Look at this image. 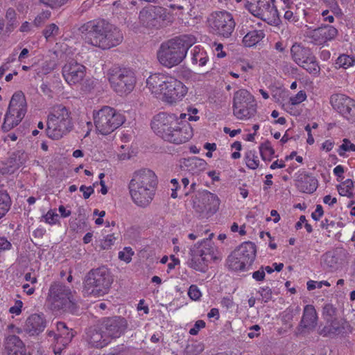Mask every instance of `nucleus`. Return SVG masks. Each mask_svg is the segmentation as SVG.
<instances>
[{
    "label": "nucleus",
    "mask_w": 355,
    "mask_h": 355,
    "mask_svg": "<svg viewBox=\"0 0 355 355\" xmlns=\"http://www.w3.org/2000/svg\"><path fill=\"white\" fill-rule=\"evenodd\" d=\"M146 87L157 98L165 103L176 105L188 93V87L175 77L164 73H155L146 80Z\"/></svg>",
    "instance_id": "f257e3e1"
},
{
    "label": "nucleus",
    "mask_w": 355,
    "mask_h": 355,
    "mask_svg": "<svg viewBox=\"0 0 355 355\" xmlns=\"http://www.w3.org/2000/svg\"><path fill=\"white\" fill-rule=\"evenodd\" d=\"M79 31L85 44L103 49L117 46L123 40L120 30L105 20L88 21Z\"/></svg>",
    "instance_id": "f03ea898"
},
{
    "label": "nucleus",
    "mask_w": 355,
    "mask_h": 355,
    "mask_svg": "<svg viewBox=\"0 0 355 355\" xmlns=\"http://www.w3.org/2000/svg\"><path fill=\"white\" fill-rule=\"evenodd\" d=\"M151 128L164 139L177 144L188 141L193 136L191 125L180 121L175 114L161 112L151 121Z\"/></svg>",
    "instance_id": "7ed1b4c3"
},
{
    "label": "nucleus",
    "mask_w": 355,
    "mask_h": 355,
    "mask_svg": "<svg viewBox=\"0 0 355 355\" xmlns=\"http://www.w3.org/2000/svg\"><path fill=\"white\" fill-rule=\"evenodd\" d=\"M157 184V176L153 171L141 169L136 171L129 184L134 203L141 207H148L154 198Z\"/></svg>",
    "instance_id": "20e7f679"
},
{
    "label": "nucleus",
    "mask_w": 355,
    "mask_h": 355,
    "mask_svg": "<svg viewBox=\"0 0 355 355\" xmlns=\"http://www.w3.org/2000/svg\"><path fill=\"white\" fill-rule=\"evenodd\" d=\"M197 40L193 35H182L162 43L157 52L159 63L168 68L179 64Z\"/></svg>",
    "instance_id": "39448f33"
},
{
    "label": "nucleus",
    "mask_w": 355,
    "mask_h": 355,
    "mask_svg": "<svg viewBox=\"0 0 355 355\" xmlns=\"http://www.w3.org/2000/svg\"><path fill=\"white\" fill-rule=\"evenodd\" d=\"M189 267L197 271L205 272L211 261L219 259L217 249L208 241L198 242L189 250Z\"/></svg>",
    "instance_id": "423d86ee"
},
{
    "label": "nucleus",
    "mask_w": 355,
    "mask_h": 355,
    "mask_svg": "<svg viewBox=\"0 0 355 355\" xmlns=\"http://www.w3.org/2000/svg\"><path fill=\"white\" fill-rule=\"evenodd\" d=\"M47 135L53 139H59L67 134L73 127L71 113L64 106L54 107L49 115Z\"/></svg>",
    "instance_id": "0eeeda50"
},
{
    "label": "nucleus",
    "mask_w": 355,
    "mask_h": 355,
    "mask_svg": "<svg viewBox=\"0 0 355 355\" xmlns=\"http://www.w3.org/2000/svg\"><path fill=\"white\" fill-rule=\"evenodd\" d=\"M93 120L96 131L101 135H107L122 125L125 119L115 109L104 106L93 112Z\"/></svg>",
    "instance_id": "6e6552de"
},
{
    "label": "nucleus",
    "mask_w": 355,
    "mask_h": 355,
    "mask_svg": "<svg viewBox=\"0 0 355 355\" xmlns=\"http://www.w3.org/2000/svg\"><path fill=\"white\" fill-rule=\"evenodd\" d=\"M113 279L107 268L101 267L92 270L85 282L84 292L87 295L101 297L107 294Z\"/></svg>",
    "instance_id": "1a4fd4ad"
},
{
    "label": "nucleus",
    "mask_w": 355,
    "mask_h": 355,
    "mask_svg": "<svg viewBox=\"0 0 355 355\" xmlns=\"http://www.w3.org/2000/svg\"><path fill=\"white\" fill-rule=\"evenodd\" d=\"M27 103L24 93L21 91L13 94L5 114L2 129L8 132L18 125L26 115Z\"/></svg>",
    "instance_id": "9d476101"
},
{
    "label": "nucleus",
    "mask_w": 355,
    "mask_h": 355,
    "mask_svg": "<svg viewBox=\"0 0 355 355\" xmlns=\"http://www.w3.org/2000/svg\"><path fill=\"white\" fill-rule=\"evenodd\" d=\"M175 19V15L171 10L153 6L144 8L139 14L140 22L149 28H159L166 26Z\"/></svg>",
    "instance_id": "9b49d317"
},
{
    "label": "nucleus",
    "mask_w": 355,
    "mask_h": 355,
    "mask_svg": "<svg viewBox=\"0 0 355 355\" xmlns=\"http://www.w3.org/2000/svg\"><path fill=\"white\" fill-rule=\"evenodd\" d=\"M257 104L254 96L245 89L237 91L234 96V115L240 120H247L254 116Z\"/></svg>",
    "instance_id": "f8f14e48"
},
{
    "label": "nucleus",
    "mask_w": 355,
    "mask_h": 355,
    "mask_svg": "<svg viewBox=\"0 0 355 355\" xmlns=\"http://www.w3.org/2000/svg\"><path fill=\"white\" fill-rule=\"evenodd\" d=\"M245 6L252 15L268 24L273 26L279 24L280 20L277 10L267 0H245Z\"/></svg>",
    "instance_id": "ddd939ff"
},
{
    "label": "nucleus",
    "mask_w": 355,
    "mask_h": 355,
    "mask_svg": "<svg viewBox=\"0 0 355 355\" xmlns=\"http://www.w3.org/2000/svg\"><path fill=\"white\" fill-rule=\"evenodd\" d=\"M291 54L293 60L311 76L318 77L320 75V67L309 49L295 44L291 49Z\"/></svg>",
    "instance_id": "4468645a"
},
{
    "label": "nucleus",
    "mask_w": 355,
    "mask_h": 355,
    "mask_svg": "<svg viewBox=\"0 0 355 355\" xmlns=\"http://www.w3.org/2000/svg\"><path fill=\"white\" fill-rule=\"evenodd\" d=\"M207 24L213 33L224 37H228L235 27L232 15L226 11L213 12L209 15Z\"/></svg>",
    "instance_id": "2eb2a0df"
},
{
    "label": "nucleus",
    "mask_w": 355,
    "mask_h": 355,
    "mask_svg": "<svg viewBox=\"0 0 355 355\" xmlns=\"http://www.w3.org/2000/svg\"><path fill=\"white\" fill-rule=\"evenodd\" d=\"M219 197L207 190L199 192L193 201V207L198 213L214 214L220 207Z\"/></svg>",
    "instance_id": "dca6fc26"
},
{
    "label": "nucleus",
    "mask_w": 355,
    "mask_h": 355,
    "mask_svg": "<svg viewBox=\"0 0 355 355\" xmlns=\"http://www.w3.org/2000/svg\"><path fill=\"white\" fill-rule=\"evenodd\" d=\"M48 300L54 309L70 310L73 304L70 289L58 284L51 285Z\"/></svg>",
    "instance_id": "f3484780"
},
{
    "label": "nucleus",
    "mask_w": 355,
    "mask_h": 355,
    "mask_svg": "<svg viewBox=\"0 0 355 355\" xmlns=\"http://www.w3.org/2000/svg\"><path fill=\"white\" fill-rule=\"evenodd\" d=\"M109 82L113 90L120 96L127 95L135 88L136 78L130 70L123 69L119 73L112 74Z\"/></svg>",
    "instance_id": "a211bd4d"
},
{
    "label": "nucleus",
    "mask_w": 355,
    "mask_h": 355,
    "mask_svg": "<svg viewBox=\"0 0 355 355\" xmlns=\"http://www.w3.org/2000/svg\"><path fill=\"white\" fill-rule=\"evenodd\" d=\"M331 104L345 118L352 122L355 121V101L341 94H334L331 97Z\"/></svg>",
    "instance_id": "6ab92c4d"
},
{
    "label": "nucleus",
    "mask_w": 355,
    "mask_h": 355,
    "mask_svg": "<svg viewBox=\"0 0 355 355\" xmlns=\"http://www.w3.org/2000/svg\"><path fill=\"white\" fill-rule=\"evenodd\" d=\"M338 34L337 29L332 26H324L315 29L307 28L305 32L306 37L317 45H324L334 40Z\"/></svg>",
    "instance_id": "aec40b11"
},
{
    "label": "nucleus",
    "mask_w": 355,
    "mask_h": 355,
    "mask_svg": "<svg viewBox=\"0 0 355 355\" xmlns=\"http://www.w3.org/2000/svg\"><path fill=\"white\" fill-rule=\"evenodd\" d=\"M85 73V67L75 61L66 63L62 68L63 78L70 85L79 84L84 79Z\"/></svg>",
    "instance_id": "412c9836"
},
{
    "label": "nucleus",
    "mask_w": 355,
    "mask_h": 355,
    "mask_svg": "<svg viewBox=\"0 0 355 355\" xmlns=\"http://www.w3.org/2000/svg\"><path fill=\"white\" fill-rule=\"evenodd\" d=\"M103 333L110 338H119L127 328V322L124 318L114 317L104 319L102 324Z\"/></svg>",
    "instance_id": "4be33fe9"
},
{
    "label": "nucleus",
    "mask_w": 355,
    "mask_h": 355,
    "mask_svg": "<svg viewBox=\"0 0 355 355\" xmlns=\"http://www.w3.org/2000/svg\"><path fill=\"white\" fill-rule=\"evenodd\" d=\"M57 334H53L55 342L53 352L55 355H60L62 348L71 342L74 335L72 331L69 330L63 322L57 323Z\"/></svg>",
    "instance_id": "5701e85b"
},
{
    "label": "nucleus",
    "mask_w": 355,
    "mask_h": 355,
    "mask_svg": "<svg viewBox=\"0 0 355 355\" xmlns=\"http://www.w3.org/2000/svg\"><path fill=\"white\" fill-rule=\"evenodd\" d=\"M318 315L312 305H306L304 309L298 331L300 333L313 331L317 325Z\"/></svg>",
    "instance_id": "b1692460"
},
{
    "label": "nucleus",
    "mask_w": 355,
    "mask_h": 355,
    "mask_svg": "<svg viewBox=\"0 0 355 355\" xmlns=\"http://www.w3.org/2000/svg\"><path fill=\"white\" fill-rule=\"evenodd\" d=\"M46 326V322L44 315L34 313L29 315L26 320L24 329L31 335H37L42 332Z\"/></svg>",
    "instance_id": "393cba45"
},
{
    "label": "nucleus",
    "mask_w": 355,
    "mask_h": 355,
    "mask_svg": "<svg viewBox=\"0 0 355 355\" xmlns=\"http://www.w3.org/2000/svg\"><path fill=\"white\" fill-rule=\"evenodd\" d=\"M234 251L249 268L254 261L256 257L257 249L254 243L252 242H244Z\"/></svg>",
    "instance_id": "a878e982"
},
{
    "label": "nucleus",
    "mask_w": 355,
    "mask_h": 355,
    "mask_svg": "<svg viewBox=\"0 0 355 355\" xmlns=\"http://www.w3.org/2000/svg\"><path fill=\"white\" fill-rule=\"evenodd\" d=\"M241 34L243 35L242 44L245 47H252L259 44L265 37L261 30L252 29L245 31L243 28Z\"/></svg>",
    "instance_id": "bb28decb"
},
{
    "label": "nucleus",
    "mask_w": 355,
    "mask_h": 355,
    "mask_svg": "<svg viewBox=\"0 0 355 355\" xmlns=\"http://www.w3.org/2000/svg\"><path fill=\"white\" fill-rule=\"evenodd\" d=\"M6 349L8 351V355H26L22 341L15 336L6 338Z\"/></svg>",
    "instance_id": "cd10ccee"
},
{
    "label": "nucleus",
    "mask_w": 355,
    "mask_h": 355,
    "mask_svg": "<svg viewBox=\"0 0 355 355\" xmlns=\"http://www.w3.org/2000/svg\"><path fill=\"white\" fill-rule=\"evenodd\" d=\"M182 164L187 168L188 171L193 173H198L203 171L207 166V162L198 157L183 159Z\"/></svg>",
    "instance_id": "c85d7f7f"
},
{
    "label": "nucleus",
    "mask_w": 355,
    "mask_h": 355,
    "mask_svg": "<svg viewBox=\"0 0 355 355\" xmlns=\"http://www.w3.org/2000/svg\"><path fill=\"white\" fill-rule=\"evenodd\" d=\"M87 338L89 343L96 347H103L107 345L110 340L107 336L103 333L102 326L101 327V331H89L87 333Z\"/></svg>",
    "instance_id": "c756f323"
},
{
    "label": "nucleus",
    "mask_w": 355,
    "mask_h": 355,
    "mask_svg": "<svg viewBox=\"0 0 355 355\" xmlns=\"http://www.w3.org/2000/svg\"><path fill=\"white\" fill-rule=\"evenodd\" d=\"M297 189L303 193H312L318 187L317 180L310 176H304L297 182Z\"/></svg>",
    "instance_id": "7c9ffc66"
},
{
    "label": "nucleus",
    "mask_w": 355,
    "mask_h": 355,
    "mask_svg": "<svg viewBox=\"0 0 355 355\" xmlns=\"http://www.w3.org/2000/svg\"><path fill=\"white\" fill-rule=\"evenodd\" d=\"M208 60L209 58L207 52L200 46H196L191 50V62L193 64L203 67Z\"/></svg>",
    "instance_id": "2f4dec72"
},
{
    "label": "nucleus",
    "mask_w": 355,
    "mask_h": 355,
    "mask_svg": "<svg viewBox=\"0 0 355 355\" xmlns=\"http://www.w3.org/2000/svg\"><path fill=\"white\" fill-rule=\"evenodd\" d=\"M336 188L340 196L351 198L354 197L355 182L352 179H347L337 185Z\"/></svg>",
    "instance_id": "473e14b6"
},
{
    "label": "nucleus",
    "mask_w": 355,
    "mask_h": 355,
    "mask_svg": "<svg viewBox=\"0 0 355 355\" xmlns=\"http://www.w3.org/2000/svg\"><path fill=\"white\" fill-rule=\"evenodd\" d=\"M327 7L329 8L323 10L321 15L324 21L331 24L334 21V17H340L342 15V10L338 3H334L331 6H327Z\"/></svg>",
    "instance_id": "72a5a7b5"
},
{
    "label": "nucleus",
    "mask_w": 355,
    "mask_h": 355,
    "mask_svg": "<svg viewBox=\"0 0 355 355\" xmlns=\"http://www.w3.org/2000/svg\"><path fill=\"white\" fill-rule=\"evenodd\" d=\"M227 267L234 271H242L248 269L247 266L242 261L237 253L234 251L227 258Z\"/></svg>",
    "instance_id": "f704fd0d"
},
{
    "label": "nucleus",
    "mask_w": 355,
    "mask_h": 355,
    "mask_svg": "<svg viewBox=\"0 0 355 355\" xmlns=\"http://www.w3.org/2000/svg\"><path fill=\"white\" fill-rule=\"evenodd\" d=\"M355 65V56L352 55L342 54L338 57L335 62V67L347 69Z\"/></svg>",
    "instance_id": "c9c22d12"
},
{
    "label": "nucleus",
    "mask_w": 355,
    "mask_h": 355,
    "mask_svg": "<svg viewBox=\"0 0 355 355\" xmlns=\"http://www.w3.org/2000/svg\"><path fill=\"white\" fill-rule=\"evenodd\" d=\"M245 162L246 166L252 170L257 169L260 164L259 158L256 151L248 150L245 155Z\"/></svg>",
    "instance_id": "e433bc0d"
},
{
    "label": "nucleus",
    "mask_w": 355,
    "mask_h": 355,
    "mask_svg": "<svg viewBox=\"0 0 355 355\" xmlns=\"http://www.w3.org/2000/svg\"><path fill=\"white\" fill-rule=\"evenodd\" d=\"M11 200L9 195L4 191H0V219L9 211Z\"/></svg>",
    "instance_id": "4c0bfd02"
},
{
    "label": "nucleus",
    "mask_w": 355,
    "mask_h": 355,
    "mask_svg": "<svg viewBox=\"0 0 355 355\" xmlns=\"http://www.w3.org/2000/svg\"><path fill=\"white\" fill-rule=\"evenodd\" d=\"M259 152L264 161H270L275 154V150L269 141H266L260 145Z\"/></svg>",
    "instance_id": "58836bf2"
},
{
    "label": "nucleus",
    "mask_w": 355,
    "mask_h": 355,
    "mask_svg": "<svg viewBox=\"0 0 355 355\" xmlns=\"http://www.w3.org/2000/svg\"><path fill=\"white\" fill-rule=\"evenodd\" d=\"M198 110L196 107H189L187 109V113H182L180 114L179 119L180 121H197L200 119V116L198 115Z\"/></svg>",
    "instance_id": "ea45409f"
},
{
    "label": "nucleus",
    "mask_w": 355,
    "mask_h": 355,
    "mask_svg": "<svg viewBox=\"0 0 355 355\" xmlns=\"http://www.w3.org/2000/svg\"><path fill=\"white\" fill-rule=\"evenodd\" d=\"M347 152H355V144L349 139H344L338 149V153L340 157H345Z\"/></svg>",
    "instance_id": "a19ab883"
},
{
    "label": "nucleus",
    "mask_w": 355,
    "mask_h": 355,
    "mask_svg": "<svg viewBox=\"0 0 355 355\" xmlns=\"http://www.w3.org/2000/svg\"><path fill=\"white\" fill-rule=\"evenodd\" d=\"M44 221L51 225L60 223V216L55 209H49L46 214L43 216Z\"/></svg>",
    "instance_id": "79ce46f5"
},
{
    "label": "nucleus",
    "mask_w": 355,
    "mask_h": 355,
    "mask_svg": "<svg viewBox=\"0 0 355 355\" xmlns=\"http://www.w3.org/2000/svg\"><path fill=\"white\" fill-rule=\"evenodd\" d=\"M340 329L338 324L333 321L329 326H325L320 331V334L324 336L340 334Z\"/></svg>",
    "instance_id": "37998d69"
},
{
    "label": "nucleus",
    "mask_w": 355,
    "mask_h": 355,
    "mask_svg": "<svg viewBox=\"0 0 355 355\" xmlns=\"http://www.w3.org/2000/svg\"><path fill=\"white\" fill-rule=\"evenodd\" d=\"M116 237L114 234H108L100 241V247L103 250H109L114 244Z\"/></svg>",
    "instance_id": "c03bdc74"
},
{
    "label": "nucleus",
    "mask_w": 355,
    "mask_h": 355,
    "mask_svg": "<svg viewBox=\"0 0 355 355\" xmlns=\"http://www.w3.org/2000/svg\"><path fill=\"white\" fill-rule=\"evenodd\" d=\"M43 34L45 38L49 40L55 37L59 34V28L56 24H51L46 26L43 32Z\"/></svg>",
    "instance_id": "a18cd8bd"
},
{
    "label": "nucleus",
    "mask_w": 355,
    "mask_h": 355,
    "mask_svg": "<svg viewBox=\"0 0 355 355\" xmlns=\"http://www.w3.org/2000/svg\"><path fill=\"white\" fill-rule=\"evenodd\" d=\"M134 255V251L130 247H125L119 252V259L125 263H130Z\"/></svg>",
    "instance_id": "49530a36"
},
{
    "label": "nucleus",
    "mask_w": 355,
    "mask_h": 355,
    "mask_svg": "<svg viewBox=\"0 0 355 355\" xmlns=\"http://www.w3.org/2000/svg\"><path fill=\"white\" fill-rule=\"evenodd\" d=\"M306 98L307 96L306 92L303 90H300L297 94L289 98V102L291 105H295L306 101Z\"/></svg>",
    "instance_id": "de8ad7c7"
},
{
    "label": "nucleus",
    "mask_w": 355,
    "mask_h": 355,
    "mask_svg": "<svg viewBox=\"0 0 355 355\" xmlns=\"http://www.w3.org/2000/svg\"><path fill=\"white\" fill-rule=\"evenodd\" d=\"M188 295L192 300L198 301L201 298L202 293L196 285H191L189 288Z\"/></svg>",
    "instance_id": "09e8293b"
},
{
    "label": "nucleus",
    "mask_w": 355,
    "mask_h": 355,
    "mask_svg": "<svg viewBox=\"0 0 355 355\" xmlns=\"http://www.w3.org/2000/svg\"><path fill=\"white\" fill-rule=\"evenodd\" d=\"M306 286H307V289L309 291H312L316 288H321L323 286L329 287L331 286V284L327 281L317 282V281H313V280H309L307 282Z\"/></svg>",
    "instance_id": "8fccbe9b"
},
{
    "label": "nucleus",
    "mask_w": 355,
    "mask_h": 355,
    "mask_svg": "<svg viewBox=\"0 0 355 355\" xmlns=\"http://www.w3.org/2000/svg\"><path fill=\"white\" fill-rule=\"evenodd\" d=\"M50 16L51 12L49 11H44L40 13L35 17L33 21L34 25L36 26H41L50 17Z\"/></svg>",
    "instance_id": "3c124183"
},
{
    "label": "nucleus",
    "mask_w": 355,
    "mask_h": 355,
    "mask_svg": "<svg viewBox=\"0 0 355 355\" xmlns=\"http://www.w3.org/2000/svg\"><path fill=\"white\" fill-rule=\"evenodd\" d=\"M259 293L261 297L262 301L268 302L271 300L272 291L269 287H261L259 290Z\"/></svg>",
    "instance_id": "603ef678"
},
{
    "label": "nucleus",
    "mask_w": 355,
    "mask_h": 355,
    "mask_svg": "<svg viewBox=\"0 0 355 355\" xmlns=\"http://www.w3.org/2000/svg\"><path fill=\"white\" fill-rule=\"evenodd\" d=\"M69 0H41L42 3L51 8H57L66 3Z\"/></svg>",
    "instance_id": "864d4df0"
},
{
    "label": "nucleus",
    "mask_w": 355,
    "mask_h": 355,
    "mask_svg": "<svg viewBox=\"0 0 355 355\" xmlns=\"http://www.w3.org/2000/svg\"><path fill=\"white\" fill-rule=\"evenodd\" d=\"M22 307L23 302L21 300H16L15 304L10 308L9 311L12 314L19 315L21 313Z\"/></svg>",
    "instance_id": "5fc2aeb1"
},
{
    "label": "nucleus",
    "mask_w": 355,
    "mask_h": 355,
    "mask_svg": "<svg viewBox=\"0 0 355 355\" xmlns=\"http://www.w3.org/2000/svg\"><path fill=\"white\" fill-rule=\"evenodd\" d=\"M12 244L6 238L0 237V255L10 250Z\"/></svg>",
    "instance_id": "6e6d98bb"
},
{
    "label": "nucleus",
    "mask_w": 355,
    "mask_h": 355,
    "mask_svg": "<svg viewBox=\"0 0 355 355\" xmlns=\"http://www.w3.org/2000/svg\"><path fill=\"white\" fill-rule=\"evenodd\" d=\"M205 327V322L203 320H198L196 322L194 327L189 330L191 335H197L200 329Z\"/></svg>",
    "instance_id": "4d7b16f0"
},
{
    "label": "nucleus",
    "mask_w": 355,
    "mask_h": 355,
    "mask_svg": "<svg viewBox=\"0 0 355 355\" xmlns=\"http://www.w3.org/2000/svg\"><path fill=\"white\" fill-rule=\"evenodd\" d=\"M230 230L233 233L239 232L241 236H243L246 234L245 226L243 225L239 227L236 223H232L230 226Z\"/></svg>",
    "instance_id": "13d9d810"
},
{
    "label": "nucleus",
    "mask_w": 355,
    "mask_h": 355,
    "mask_svg": "<svg viewBox=\"0 0 355 355\" xmlns=\"http://www.w3.org/2000/svg\"><path fill=\"white\" fill-rule=\"evenodd\" d=\"M323 214L322 207L320 205H318L315 211L311 214V217L314 220L318 221L322 218Z\"/></svg>",
    "instance_id": "bf43d9fd"
},
{
    "label": "nucleus",
    "mask_w": 355,
    "mask_h": 355,
    "mask_svg": "<svg viewBox=\"0 0 355 355\" xmlns=\"http://www.w3.org/2000/svg\"><path fill=\"white\" fill-rule=\"evenodd\" d=\"M80 191L81 192H83L84 198L87 199L94 193V189L92 187H86V186L82 185L80 187Z\"/></svg>",
    "instance_id": "052dcab7"
},
{
    "label": "nucleus",
    "mask_w": 355,
    "mask_h": 355,
    "mask_svg": "<svg viewBox=\"0 0 355 355\" xmlns=\"http://www.w3.org/2000/svg\"><path fill=\"white\" fill-rule=\"evenodd\" d=\"M204 148L208 150L206 153V157L211 158L213 156L212 152L216 150V144L215 143L207 142L204 144Z\"/></svg>",
    "instance_id": "680f3d73"
},
{
    "label": "nucleus",
    "mask_w": 355,
    "mask_h": 355,
    "mask_svg": "<svg viewBox=\"0 0 355 355\" xmlns=\"http://www.w3.org/2000/svg\"><path fill=\"white\" fill-rule=\"evenodd\" d=\"M265 273L263 270L260 268L258 270L252 272V277L257 282H262L265 278Z\"/></svg>",
    "instance_id": "e2e57ef3"
},
{
    "label": "nucleus",
    "mask_w": 355,
    "mask_h": 355,
    "mask_svg": "<svg viewBox=\"0 0 355 355\" xmlns=\"http://www.w3.org/2000/svg\"><path fill=\"white\" fill-rule=\"evenodd\" d=\"M16 13L15 11L12 8H9L6 15V19L9 21V26H12L14 25V22L15 21Z\"/></svg>",
    "instance_id": "0e129e2a"
},
{
    "label": "nucleus",
    "mask_w": 355,
    "mask_h": 355,
    "mask_svg": "<svg viewBox=\"0 0 355 355\" xmlns=\"http://www.w3.org/2000/svg\"><path fill=\"white\" fill-rule=\"evenodd\" d=\"M334 174L338 178V181L343 179V173L345 172L344 167L342 165L336 166L333 170Z\"/></svg>",
    "instance_id": "69168bd1"
},
{
    "label": "nucleus",
    "mask_w": 355,
    "mask_h": 355,
    "mask_svg": "<svg viewBox=\"0 0 355 355\" xmlns=\"http://www.w3.org/2000/svg\"><path fill=\"white\" fill-rule=\"evenodd\" d=\"M171 262L168 264L167 272H170L171 270L175 268V267L180 264V261L175 255H171Z\"/></svg>",
    "instance_id": "338daca9"
},
{
    "label": "nucleus",
    "mask_w": 355,
    "mask_h": 355,
    "mask_svg": "<svg viewBox=\"0 0 355 355\" xmlns=\"http://www.w3.org/2000/svg\"><path fill=\"white\" fill-rule=\"evenodd\" d=\"M295 159L298 163L303 162V157L302 156L297 155L295 151H293L290 155H286L285 157V160L288 161Z\"/></svg>",
    "instance_id": "774afa93"
}]
</instances>
